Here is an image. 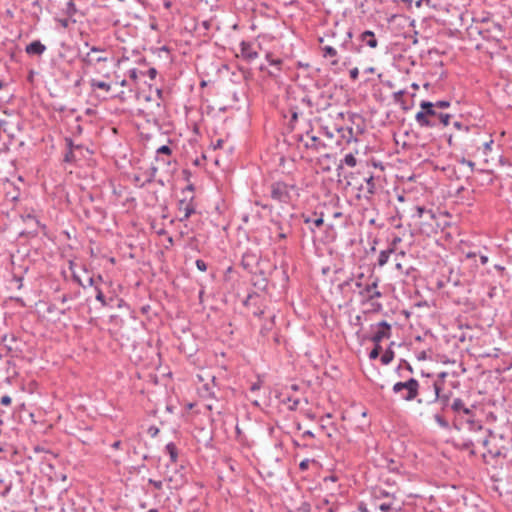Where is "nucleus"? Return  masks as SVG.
<instances>
[{
    "label": "nucleus",
    "instance_id": "obj_1",
    "mask_svg": "<svg viewBox=\"0 0 512 512\" xmlns=\"http://www.w3.org/2000/svg\"><path fill=\"white\" fill-rule=\"evenodd\" d=\"M421 110L415 115L416 123L421 128H433L442 124L447 126L450 122L451 115L448 113H439L435 110L433 102L422 101L420 103Z\"/></svg>",
    "mask_w": 512,
    "mask_h": 512
},
{
    "label": "nucleus",
    "instance_id": "obj_2",
    "mask_svg": "<svg viewBox=\"0 0 512 512\" xmlns=\"http://www.w3.org/2000/svg\"><path fill=\"white\" fill-rule=\"evenodd\" d=\"M364 274L358 275L354 282L355 287L359 290L358 295L362 304L371 303V306L375 311L382 309L381 303L373 302L374 299L382 297V293L378 290V278H369L367 282H362Z\"/></svg>",
    "mask_w": 512,
    "mask_h": 512
},
{
    "label": "nucleus",
    "instance_id": "obj_3",
    "mask_svg": "<svg viewBox=\"0 0 512 512\" xmlns=\"http://www.w3.org/2000/svg\"><path fill=\"white\" fill-rule=\"evenodd\" d=\"M84 46L88 47L89 51L82 56V63L86 68L101 73L104 69V64L109 61L106 49L99 46H90L88 42H85Z\"/></svg>",
    "mask_w": 512,
    "mask_h": 512
},
{
    "label": "nucleus",
    "instance_id": "obj_4",
    "mask_svg": "<svg viewBox=\"0 0 512 512\" xmlns=\"http://www.w3.org/2000/svg\"><path fill=\"white\" fill-rule=\"evenodd\" d=\"M419 389V382L415 378H410L404 382H397L392 387L393 393L399 394L402 400L408 402L417 399Z\"/></svg>",
    "mask_w": 512,
    "mask_h": 512
},
{
    "label": "nucleus",
    "instance_id": "obj_5",
    "mask_svg": "<svg viewBox=\"0 0 512 512\" xmlns=\"http://www.w3.org/2000/svg\"><path fill=\"white\" fill-rule=\"evenodd\" d=\"M428 389L431 390V396L428 399L419 398L417 399V402L419 404H433L438 403L441 407V411H446L450 407V393H443L441 394V384L435 381L431 386H428Z\"/></svg>",
    "mask_w": 512,
    "mask_h": 512
},
{
    "label": "nucleus",
    "instance_id": "obj_6",
    "mask_svg": "<svg viewBox=\"0 0 512 512\" xmlns=\"http://www.w3.org/2000/svg\"><path fill=\"white\" fill-rule=\"evenodd\" d=\"M479 35L486 41L500 44L505 37V28L500 22L492 21L486 28L479 30Z\"/></svg>",
    "mask_w": 512,
    "mask_h": 512
},
{
    "label": "nucleus",
    "instance_id": "obj_7",
    "mask_svg": "<svg viewBox=\"0 0 512 512\" xmlns=\"http://www.w3.org/2000/svg\"><path fill=\"white\" fill-rule=\"evenodd\" d=\"M290 186L284 182H275L271 185V198L280 203H288L291 199Z\"/></svg>",
    "mask_w": 512,
    "mask_h": 512
},
{
    "label": "nucleus",
    "instance_id": "obj_8",
    "mask_svg": "<svg viewBox=\"0 0 512 512\" xmlns=\"http://www.w3.org/2000/svg\"><path fill=\"white\" fill-rule=\"evenodd\" d=\"M358 190L363 193L365 199L370 200L379 190L377 179L373 175L364 177L363 183L360 184Z\"/></svg>",
    "mask_w": 512,
    "mask_h": 512
},
{
    "label": "nucleus",
    "instance_id": "obj_9",
    "mask_svg": "<svg viewBox=\"0 0 512 512\" xmlns=\"http://www.w3.org/2000/svg\"><path fill=\"white\" fill-rule=\"evenodd\" d=\"M371 327L376 329L370 338L374 344H380L383 339H388L391 337V325L387 321L383 320L376 325H372Z\"/></svg>",
    "mask_w": 512,
    "mask_h": 512
},
{
    "label": "nucleus",
    "instance_id": "obj_10",
    "mask_svg": "<svg viewBox=\"0 0 512 512\" xmlns=\"http://www.w3.org/2000/svg\"><path fill=\"white\" fill-rule=\"evenodd\" d=\"M194 196H191L189 199L184 197L178 202V211L183 214L182 217L179 218L181 222L186 221L192 214L196 211V206L193 202Z\"/></svg>",
    "mask_w": 512,
    "mask_h": 512
},
{
    "label": "nucleus",
    "instance_id": "obj_11",
    "mask_svg": "<svg viewBox=\"0 0 512 512\" xmlns=\"http://www.w3.org/2000/svg\"><path fill=\"white\" fill-rule=\"evenodd\" d=\"M304 147L307 150H311L314 153H319L326 149V144L317 136L310 135V132H306V140L304 141Z\"/></svg>",
    "mask_w": 512,
    "mask_h": 512
},
{
    "label": "nucleus",
    "instance_id": "obj_12",
    "mask_svg": "<svg viewBox=\"0 0 512 512\" xmlns=\"http://www.w3.org/2000/svg\"><path fill=\"white\" fill-rule=\"evenodd\" d=\"M239 46H240V57L243 60H245L247 62H252L258 58L259 54L254 49L253 43L248 42V41H241Z\"/></svg>",
    "mask_w": 512,
    "mask_h": 512
},
{
    "label": "nucleus",
    "instance_id": "obj_13",
    "mask_svg": "<svg viewBox=\"0 0 512 512\" xmlns=\"http://www.w3.org/2000/svg\"><path fill=\"white\" fill-rule=\"evenodd\" d=\"M46 49V46L40 40H34L25 47V52L30 56H41Z\"/></svg>",
    "mask_w": 512,
    "mask_h": 512
},
{
    "label": "nucleus",
    "instance_id": "obj_14",
    "mask_svg": "<svg viewBox=\"0 0 512 512\" xmlns=\"http://www.w3.org/2000/svg\"><path fill=\"white\" fill-rule=\"evenodd\" d=\"M359 40L371 49H375L378 46L375 33L371 30H366L359 35Z\"/></svg>",
    "mask_w": 512,
    "mask_h": 512
},
{
    "label": "nucleus",
    "instance_id": "obj_15",
    "mask_svg": "<svg viewBox=\"0 0 512 512\" xmlns=\"http://www.w3.org/2000/svg\"><path fill=\"white\" fill-rule=\"evenodd\" d=\"M463 425H466L467 430L472 433H483L487 430L483 427L481 421H476L471 417L466 418Z\"/></svg>",
    "mask_w": 512,
    "mask_h": 512
},
{
    "label": "nucleus",
    "instance_id": "obj_16",
    "mask_svg": "<svg viewBox=\"0 0 512 512\" xmlns=\"http://www.w3.org/2000/svg\"><path fill=\"white\" fill-rule=\"evenodd\" d=\"M165 452L169 455L170 463L176 464L178 461V449H177L175 443L169 442L165 446Z\"/></svg>",
    "mask_w": 512,
    "mask_h": 512
},
{
    "label": "nucleus",
    "instance_id": "obj_17",
    "mask_svg": "<svg viewBox=\"0 0 512 512\" xmlns=\"http://www.w3.org/2000/svg\"><path fill=\"white\" fill-rule=\"evenodd\" d=\"M89 84L93 91L100 89L108 93L111 90V85L109 83L94 78L89 80Z\"/></svg>",
    "mask_w": 512,
    "mask_h": 512
},
{
    "label": "nucleus",
    "instance_id": "obj_18",
    "mask_svg": "<svg viewBox=\"0 0 512 512\" xmlns=\"http://www.w3.org/2000/svg\"><path fill=\"white\" fill-rule=\"evenodd\" d=\"M394 253L393 248H388L386 250H382L379 253L377 264L379 267H383L385 264H387L391 254Z\"/></svg>",
    "mask_w": 512,
    "mask_h": 512
},
{
    "label": "nucleus",
    "instance_id": "obj_19",
    "mask_svg": "<svg viewBox=\"0 0 512 512\" xmlns=\"http://www.w3.org/2000/svg\"><path fill=\"white\" fill-rule=\"evenodd\" d=\"M465 403L461 398L453 399L450 408L457 415L461 416V411L465 408Z\"/></svg>",
    "mask_w": 512,
    "mask_h": 512
},
{
    "label": "nucleus",
    "instance_id": "obj_20",
    "mask_svg": "<svg viewBox=\"0 0 512 512\" xmlns=\"http://www.w3.org/2000/svg\"><path fill=\"white\" fill-rule=\"evenodd\" d=\"M357 164V159L353 155V153H348L344 156V158L341 160L338 169L342 168L343 165H346L348 167H355Z\"/></svg>",
    "mask_w": 512,
    "mask_h": 512
},
{
    "label": "nucleus",
    "instance_id": "obj_21",
    "mask_svg": "<svg viewBox=\"0 0 512 512\" xmlns=\"http://www.w3.org/2000/svg\"><path fill=\"white\" fill-rule=\"evenodd\" d=\"M435 422L443 429H449L450 428V424L448 422V420L440 413H435L434 416H433Z\"/></svg>",
    "mask_w": 512,
    "mask_h": 512
},
{
    "label": "nucleus",
    "instance_id": "obj_22",
    "mask_svg": "<svg viewBox=\"0 0 512 512\" xmlns=\"http://www.w3.org/2000/svg\"><path fill=\"white\" fill-rule=\"evenodd\" d=\"M340 47L342 49H345V50H348V51H351V52H355V53H359L360 50H361L360 46H356L352 41L346 40V39L342 42Z\"/></svg>",
    "mask_w": 512,
    "mask_h": 512
},
{
    "label": "nucleus",
    "instance_id": "obj_23",
    "mask_svg": "<svg viewBox=\"0 0 512 512\" xmlns=\"http://www.w3.org/2000/svg\"><path fill=\"white\" fill-rule=\"evenodd\" d=\"M155 161L158 163L157 166L160 167H169L172 163V156H162L159 157L158 155H155Z\"/></svg>",
    "mask_w": 512,
    "mask_h": 512
},
{
    "label": "nucleus",
    "instance_id": "obj_24",
    "mask_svg": "<svg viewBox=\"0 0 512 512\" xmlns=\"http://www.w3.org/2000/svg\"><path fill=\"white\" fill-rule=\"evenodd\" d=\"M394 356H395L394 351H393L392 349L388 348V349H387V350L382 354V356H381V363H382L383 365H388V364H390V363L393 361Z\"/></svg>",
    "mask_w": 512,
    "mask_h": 512
},
{
    "label": "nucleus",
    "instance_id": "obj_25",
    "mask_svg": "<svg viewBox=\"0 0 512 512\" xmlns=\"http://www.w3.org/2000/svg\"><path fill=\"white\" fill-rule=\"evenodd\" d=\"M64 11H65V14L70 18L73 17L77 13V8L74 3V0H69L66 3V7H65Z\"/></svg>",
    "mask_w": 512,
    "mask_h": 512
},
{
    "label": "nucleus",
    "instance_id": "obj_26",
    "mask_svg": "<svg viewBox=\"0 0 512 512\" xmlns=\"http://www.w3.org/2000/svg\"><path fill=\"white\" fill-rule=\"evenodd\" d=\"M266 60L268 61V63L274 67L277 68L278 71L281 70V65L283 63V61L279 58L275 59L272 57V53H267L266 56H265Z\"/></svg>",
    "mask_w": 512,
    "mask_h": 512
},
{
    "label": "nucleus",
    "instance_id": "obj_27",
    "mask_svg": "<svg viewBox=\"0 0 512 512\" xmlns=\"http://www.w3.org/2000/svg\"><path fill=\"white\" fill-rule=\"evenodd\" d=\"M475 414L473 412V410L471 408H468L467 406H465V408L461 411V416H458L460 421H461V425L464 424L465 422V419L466 418H474Z\"/></svg>",
    "mask_w": 512,
    "mask_h": 512
},
{
    "label": "nucleus",
    "instance_id": "obj_28",
    "mask_svg": "<svg viewBox=\"0 0 512 512\" xmlns=\"http://www.w3.org/2000/svg\"><path fill=\"white\" fill-rule=\"evenodd\" d=\"M374 497L376 499H382V498H392L394 499L395 496L394 494H391L390 492L384 490V489H376L374 491Z\"/></svg>",
    "mask_w": 512,
    "mask_h": 512
},
{
    "label": "nucleus",
    "instance_id": "obj_29",
    "mask_svg": "<svg viewBox=\"0 0 512 512\" xmlns=\"http://www.w3.org/2000/svg\"><path fill=\"white\" fill-rule=\"evenodd\" d=\"M304 222H305L306 224H312V225H314L315 227H320V226H322V225H323V222H324V220H323V214H321L319 217H317V218H315V219H312V218H310V217H305V218H304Z\"/></svg>",
    "mask_w": 512,
    "mask_h": 512
},
{
    "label": "nucleus",
    "instance_id": "obj_30",
    "mask_svg": "<svg viewBox=\"0 0 512 512\" xmlns=\"http://www.w3.org/2000/svg\"><path fill=\"white\" fill-rule=\"evenodd\" d=\"M156 155L159 157L172 156V149L168 145H162L156 150Z\"/></svg>",
    "mask_w": 512,
    "mask_h": 512
},
{
    "label": "nucleus",
    "instance_id": "obj_31",
    "mask_svg": "<svg viewBox=\"0 0 512 512\" xmlns=\"http://www.w3.org/2000/svg\"><path fill=\"white\" fill-rule=\"evenodd\" d=\"M16 337L14 335H4L2 337V342L5 344V346L8 348V350H12L13 346L12 343L16 342Z\"/></svg>",
    "mask_w": 512,
    "mask_h": 512
},
{
    "label": "nucleus",
    "instance_id": "obj_32",
    "mask_svg": "<svg viewBox=\"0 0 512 512\" xmlns=\"http://www.w3.org/2000/svg\"><path fill=\"white\" fill-rule=\"evenodd\" d=\"M95 298L97 301L101 303L103 307L108 305L105 295L103 294L102 290L97 286L95 287Z\"/></svg>",
    "mask_w": 512,
    "mask_h": 512
},
{
    "label": "nucleus",
    "instance_id": "obj_33",
    "mask_svg": "<svg viewBox=\"0 0 512 512\" xmlns=\"http://www.w3.org/2000/svg\"><path fill=\"white\" fill-rule=\"evenodd\" d=\"M482 434L483 436L477 439V442L481 443L483 447H487L489 444V437L491 436V431L487 429Z\"/></svg>",
    "mask_w": 512,
    "mask_h": 512
},
{
    "label": "nucleus",
    "instance_id": "obj_34",
    "mask_svg": "<svg viewBox=\"0 0 512 512\" xmlns=\"http://www.w3.org/2000/svg\"><path fill=\"white\" fill-rule=\"evenodd\" d=\"M66 148L69 151L76 152L77 150L82 149V145H76L74 144L73 140L71 138H65Z\"/></svg>",
    "mask_w": 512,
    "mask_h": 512
},
{
    "label": "nucleus",
    "instance_id": "obj_35",
    "mask_svg": "<svg viewBox=\"0 0 512 512\" xmlns=\"http://www.w3.org/2000/svg\"><path fill=\"white\" fill-rule=\"evenodd\" d=\"M324 57H336L337 50L332 46H325L322 48Z\"/></svg>",
    "mask_w": 512,
    "mask_h": 512
},
{
    "label": "nucleus",
    "instance_id": "obj_36",
    "mask_svg": "<svg viewBox=\"0 0 512 512\" xmlns=\"http://www.w3.org/2000/svg\"><path fill=\"white\" fill-rule=\"evenodd\" d=\"M416 216L418 218H422L424 216V214H428L430 218H434V214L432 212V210H426L424 207H421V206H417L416 208Z\"/></svg>",
    "mask_w": 512,
    "mask_h": 512
},
{
    "label": "nucleus",
    "instance_id": "obj_37",
    "mask_svg": "<svg viewBox=\"0 0 512 512\" xmlns=\"http://www.w3.org/2000/svg\"><path fill=\"white\" fill-rule=\"evenodd\" d=\"M77 161L76 152L67 150L64 155V162L74 163Z\"/></svg>",
    "mask_w": 512,
    "mask_h": 512
},
{
    "label": "nucleus",
    "instance_id": "obj_38",
    "mask_svg": "<svg viewBox=\"0 0 512 512\" xmlns=\"http://www.w3.org/2000/svg\"><path fill=\"white\" fill-rule=\"evenodd\" d=\"M159 170V166H151L149 169V177L146 180V183H151L154 181L155 176Z\"/></svg>",
    "mask_w": 512,
    "mask_h": 512
},
{
    "label": "nucleus",
    "instance_id": "obj_39",
    "mask_svg": "<svg viewBox=\"0 0 512 512\" xmlns=\"http://www.w3.org/2000/svg\"><path fill=\"white\" fill-rule=\"evenodd\" d=\"M380 351H381V346L380 344H375V347L370 351L369 353V358L370 359H376L378 358L379 354H380Z\"/></svg>",
    "mask_w": 512,
    "mask_h": 512
},
{
    "label": "nucleus",
    "instance_id": "obj_40",
    "mask_svg": "<svg viewBox=\"0 0 512 512\" xmlns=\"http://www.w3.org/2000/svg\"><path fill=\"white\" fill-rule=\"evenodd\" d=\"M405 94V90H399L393 93V100L396 103H402V97Z\"/></svg>",
    "mask_w": 512,
    "mask_h": 512
},
{
    "label": "nucleus",
    "instance_id": "obj_41",
    "mask_svg": "<svg viewBox=\"0 0 512 512\" xmlns=\"http://www.w3.org/2000/svg\"><path fill=\"white\" fill-rule=\"evenodd\" d=\"M433 105H434V108L445 109L450 106V102L446 101V100H439V101H436L435 103H433Z\"/></svg>",
    "mask_w": 512,
    "mask_h": 512
},
{
    "label": "nucleus",
    "instance_id": "obj_42",
    "mask_svg": "<svg viewBox=\"0 0 512 512\" xmlns=\"http://www.w3.org/2000/svg\"><path fill=\"white\" fill-rule=\"evenodd\" d=\"M353 283V278H348L338 285V289L344 291L347 287H350Z\"/></svg>",
    "mask_w": 512,
    "mask_h": 512
},
{
    "label": "nucleus",
    "instance_id": "obj_43",
    "mask_svg": "<svg viewBox=\"0 0 512 512\" xmlns=\"http://www.w3.org/2000/svg\"><path fill=\"white\" fill-rule=\"evenodd\" d=\"M196 267L198 270L202 271V272H205L207 270V264L204 260L202 259H197L196 262Z\"/></svg>",
    "mask_w": 512,
    "mask_h": 512
},
{
    "label": "nucleus",
    "instance_id": "obj_44",
    "mask_svg": "<svg viewBox=\"0 0 512 512\" xmlns=\"http://www.w3.org/2000/svg\"><path fill=\"white\" fill-rule=\"evenodd\" d=\"M461 165H466L470 168V172L472 173L475 167V163L471 160H467L465 158H462L459 162Z\"/></svg>",
    "mask_w": 512,
    "mask_h": 512
},
{
    "label": "nucleus",
    "instance_id": "obj_45",
    "mask_svg": "<svg viewBox=\"0 0 512 512\" xmlns=\"http://www.w3.org/2000/svg\"><path fill=\"white\" fill-rule=\"evenodd\" d=\"M148 483L153 485V487L156 489V490H161L162 487H163V482L160 481V480H154V479H149L148 480Z\"/></svg>",
    "mask_w": 512,
    "mask_h": 512
},
{
    "label": "nucleus",
    "instance_id": "obj_46",
    "mask_svg": "<svg viewBox=\"0 0 512 512\" xmlns=\"http://www.w3.org/2000/svg\"><path fill=\"white\" fill-rule=\"evenodd\" d=\"M140 74H144L143 72H140ZM128 75L130 79L136 81L138 79L139 71L136 68L130 69L128 71Z\"/></svg>",
    "mask_w": 512,
    "mask_h": 512
},
{
    "label": "nucleus",
    "instance_id": "obj_47",
    "mask_svg": "<svg viewBox=\"0 0 512 512\" xmlns=\"http://www.w3.org/2000/svg\"><path fill=\"white\" fill-rule=\"evenodd\" d=\"M290 112H291V120L290 122H296L298 120V117H299V112H298V109L296 107H292L290 109Z\"/></svg>",
    "mask_w": 512,
    "mask_h": 512
},
{
    "label": "nucleus",
    "instance_id": "obj_48",
    "mask_svg": "<svg viewBox=\"0 0 512 512\" xmlns=\"http://www.w3.org/2000/svg\"><path fill=\"white\" fill-rule=\"evenodd\" d=\"M382 512H389L392 509V502H385L379 505Z\"/></svg>",
    "mask_w": 512,
    "mask_h": 512
},
{
    "label": "nucleus",
    "instance_id": "obj_49",
    "mask_svg": "<svg viewBox=\"0 0 512 512\" xmlns=\"http://www.w3.org/2000/svg\"><path fill=\"white\" fill-rule=\"evenodd\" d=\"M311 460L310 459H304L299 463V469L301 471H305L309 468Z\"/></svg>",
    "mask_w": 512,
    "mask_h": 512
},
{
    "label": "nucleus",
    "instance_id": "obj_50",
    "mask_svg": "<svg viewBox=\"0 0 512 512\" xmlns=\"http://www.w3.org/2000/svg\"><path fill=\"white\" fill-rule=\"evenodd\" d=\"M474 21L475 22H480V23H483V24H488V25L492 22V20H491L489 15L483 16L481 18H475Z\"/></svg>",
    "mask_w": 512,
    "mask_h": 512
},
{
    "label": "nucleus",
    "instance_id": "obj_51",
    "mask_svg": "<svg viewBox=\"0 0 512 512\" xmlns=\"http://www.w3.org/2000/svg\"><path fill=\"white\" fill-rule=\"evenodd\" d=\"M453 126L458 129V130H464L465 132H468L469 131V126H465L463 125L461 122L459 121H455L453 123Z\"/></svg>",
    "mask_w": 512,
    "mask_h": 512
},
{
    "label": "nucleus",
    "instance_id": "obj_52",
    "mask_svg": "<svg viewBox=\"0 0 512 512\" xmlns=\"http://www.w3.org/2000/svg\"><path fill=\"white\" fill-rule=\"evenodd\" d=\"M272 326H273V320H271L269 323L265 324L262 328H261V333L263 335H265L267 332H269L271 329H272Z\"/></svg>",
    "mask_w": 512,
    "mask_h": 512
},
{
    "label": "nucleus",
    "instance_id": "obj_53",
    "mask_svg": "<svg viewBox=\"0 0 512 512\" xmlns=\"http://www.w3.org/2000/svg\"><path fill=\"white\" fill-rule=\"evenodd\" d=\"M1 404L2 405H5V406H8L11 404L12 402V399L9 395H4L1 397V400H0Z\"/></svg>",
    "mask_w": 512,
    "mask_h": 512
},
{
    "label": "nucleus",
    "instance_id": "obj_54",
    "mask_svg": "<svg viewBox=\"0 0 512 512\" xmlns=\"http://www.w3.org/2000/svg\"><path fill=\"white\" fill-rule=\"evenodd\" d=\"M301 102H302L303 104H305V105H306L307 107H309V108H312V107H313V102H312L311 98H310V97H308V96L303 97V98L301 99Z\"/></svg>",
    "mask_w": 512,
    "mask_h": 512
},
{
    "label": "nucleus",
    "instance_id": "obj_55",
    "mask_svg": "<svg viewBox=\"0 0 512 512\" xmlns=\"http://www.w3.org/2000/svg\"><path fill=\"white\" fill-rule=\"evenodd\" d=\"M492 144H493V140H492V139H490L489 141H487V142H485V143L483 144V147H484V153H485V154H487V153H489V152L491 151V146H492Z\"/></svg>",
    "mask_w": 512,
    "mask_h": 512
},
{
    "label": "nucleus",
    "instance_id": "obj_56",
    "mask_svg": "<svg viewBox=\"0 0 512 512\" xmlns=\"http://www.w3.org/2000/svg\"><path fill=\"white\" fill-rule=\"evenodd\" d=\"M358 76H359V70H358V68H356V67H355V68H353V69H351V70H350V78H351L352 80H357V79H358Z\"/></svg>",
    "mask_w": 512,
    "mask_h": 512
},
{
    "label": "nucleus",
    "instance_id": "obj_57",
    "mask_svg": "<svg viewBox=\"0 0 512 512\" xmlns=\"http://www.w3.org/2000/svg\"><path fill=\"white\" fill-rule=\"evenodd\" d=\"M401 242V238L396 236L392 239L391 243H390V247L389 248H393L394 250L396 249V246Z\"/></svg>",
    "mask_w": 512,
    "mask_h": 512
},
{
    "label": "nucleus",
    "instance_id": "obj_58",
    "mask_svg": "<svg viewBox=\"0 0 512 512\" xmlns=\"http://www.w3.org/2000/svg\"><path fill=\"white\" fill-rule=\"evenodd\" d=\"M147 75L149 76L150 79H154L157 75V70L154 67H152L147 71Z\"/></svg>",
    "mask_w": 512,
    "mask_h": 512
},
{
    "label": "nucleus",
    "instance_id": "obj_59",
    "mask_svg": "<svg viewBox=\"0 0 512 512\" xmlns=\"http://www.w3.org/2000/svg\"><path fill=\"white\" fill-rule=\"evenodd\" d=\"M8 122L6 120H0V131L7 132Z\"/></svg>",
    "mask_w": 512,
    "mask_h": 512
},
{
    "label": "nucleus",
    "instance_id": "obj_60",
    "mask_svg": "<svg viewBox=\"0 0 512 512\" xmlns=\"http://www.w3.org/2000/svg\"><path fill=\"white\" fill-rule=\"evenodd\" d=\"M296 141L301 142L304 144V141L306 140V134H297L294 136Z\"/></svg>",
    "mask_w": 512,
    "mask_h": 512
},
{
    "label": "nucleus",
    "instance_id": "obj_61",
    "mask_svg": "<svg viewBox=\"0 0 512 512\" xmlns=\"http://www.w3.org/2000/svg\"><path fill=\"white\" fill-rule=\"evenodd\" d=\"M205 390L207 393L205 396L210 397V398H215V392L212 389L205 387Z\"/></svg>",
    "mask_w": 512,
    "mask_h": 512
},
{
    "label": "nucleus",
    "instance_id": "obj_62",
    "mask_svg": "<svg viewBox=\"0 0 512 512\" xmlns=\"http://www.w3.org/2000/svg\"><path fill=\"white\" fill-rule=\"evenodd\" d=\"M194 191V185L193 184H189L188 186H186V188H184L182 190V193L185 194L186 192H190L192 193Z\"/></svg>",
    "mask_w": 512,
    "mask_h": 512
},
{
    "label": "nucleus",
    "instance_id": "obj_63",
    "mask_svg": "<svg viewBox=\"0 0 512 512\" xmlns=\"http://www.w3.org/2000/svg\"><path fill=\"white\" fill-rule=\"evenodd\" d=\"M121 445H122V442L120 440H117L111 444V448L117 450V449H120Z\"/></svg>",
    "mask_w": 512,
    "mask_h": 512
},
{
    "label": "nucleus",
    "instance_id": "obj_64",
    "mask_svg": "<svg viewBox=\"0 0 512 512\" xmlns=\"http://www.w3.org/2000/svg\"><path fill=\"white\" fill-rule=\"evenodd\" d=\"M302 437L303 438H306V437L313 438L314 437V433L312 431H310V430H307V431L303 432Z\"/></svg>",
    "mask_w": 512,
    "mask_h": 512
}]
</instances>
